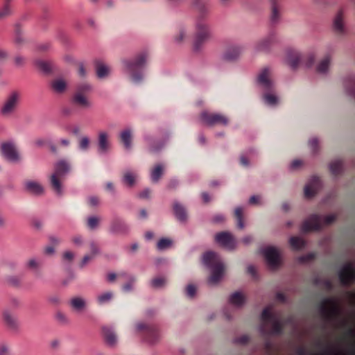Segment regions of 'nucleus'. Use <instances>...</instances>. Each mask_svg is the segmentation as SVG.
<instances>
[{"label":"nucleus","instance_id":"1","mask_svg":"<svg viewBox=\"0 0 355 355\" xmlns=\"http://www.w3.org/2000/svg\"><path fill=\"white\" fill-rule=\"evenodd\" d=\"M203 263L211 271L208 282L211 284H217L223 277L225 266L220 256L214 252H207L203 254Z\"/></svg>","mask_w":355,"mask_h":355},{"label":"nucleus","instance_id":"2","mask_svg":"<svg viewBox=\"0 0 355 355\" xmlns=\"http://www.w3.org/2000/svg\"><path fill=\"white\" fill-rule=\"evenodd\" d=\"M212 37L213 33L211 27L207 21H196L194 40L193 42V51H200L204 44L210 41Z\"/></svg>","mask_w":355,"mask_h":355},{"label":"nucleus","instance_id":"3","mask_svg":"<svg viewBox=\"0 0 355 355\" xmlns=\"http://www.w3.org/2000/svg\"><path fill=\"white\" fill-rule=\"evenodd\" d=\"M71 166L65 159L57 162L54 166V172L50 177V185L53 191L58 196L62 194V184L65 175L70 171Z\"/></svg>","mask_w":355,"mask_h":355},{"label":"nucleus","instance_id":"4","mask_svg":"<svg viewBox=\"0 0 355 355\" xmlns=\"http://www.w3.org/2000/svg\"><path fill=\"white\" fill-rule=\"evenodd\" d=\"M148 53L141 52L133 60L124 62L127 72L130 75L131 80L139 83L143 79L142 69L147 61Z\"/></svg>","mask_w":355,"mask_h":355},{"label":"nucleus","instance_id":"5","mask_svg":"<svg viewBox=\"0 0 355 355\" xmlns=\"http://www.w3.org/2000/svg\"><path fill=\"white\" fill-rule=\"evenodd\" d=\"M336 219L334 214L322 216L318 214H312L302 225L301 230L304 233L311 231L320 230L323 225H330Z\"/></svg>","mask_w":355,"mask_h":355},{"label":"nucleus","instance_id":"6","mask_svg":"<svg viewBox=\"0 0 355 355\" xmlns=\"http://www.w3.org/2000/svg\"><path fill=\"white\" fill-rule=\"evenodd\" d=\"M21 94L17 90L12 91L5 98L0 110L1 114L4 117L11 116L17 111L19 105Z\"/></svg>","mask_w":355,"mask_h":355},{"label":"nucleus","instance_id":"7","mask_svg":"<svg viewBox=\"0 0 355 355\" xmlns=\"http://www.w3.org/2000/svg\"><path fill=\"white\" fill-rule=\"evenodd\" d=\"M315 60V55L313 53H309L306 57H303L298 51L295 50H288L286 52V60L291 67L295 69L300 64L304 63L307 67H311Z\"/></svg>","mask_w":355,"mask_h":355},{"label":"nucleus","instance_id":"8","mask_svg":"<svg viewBox=\"0 0 355 355\" xmlns=\"http://www.w3.org/2000/svg\"><path fill=\"white\" fill-rule=\"evenodd\" d=\"M331 31L338 37H344L348 33L344 8H339L332 17Z\"/></svg>","mask_w":355,"mask_h":355},{"label":"nucleus","instance_id":"9","mask_svg":"<svg viewBox=\"0 0 355 355\" xmlns=\"http://www.w3.org/2000/svg\"><path fill=\"white\" fill-rule=\"evenodd\" d=\"M319 311L323 318L333 320L340 315V309L332 298H325L319 304Z\"/></svg>","mask_w":355,"mask_h":355},{"label":"nucleus","instance_id":"10","mask_svg":"<svg viewBox=\"0 0 355 355\" xmlns=\"http://www.w3.org/2000/svg\"><path fill=\"white\" fill-rule=\"evenodd\" d=\"M137 331L141 333L146 342L153 344L159 339V333L155 326L147 325L144 323H138L136 325Z\"/></svg>","mask_w":355,"mask_h":355},{"label":"nucleus","instance_id":"11","mask_svg":"<svg viewBox=\"0 0 355 355\" xmlns=\"http://www.w3.org/2000/svg\"><path fill=\"white\" fill-rule=\"evenodd\" d=\"M261 320L264 323H272V333L273 334L279 335L282 334L284 325L281 321L275 318V315L271 312L269 307L265 308L261 313Z\"/></svg>","mask_w":355,"mask_h":355},{"label":"nucleus","instance_id":"12","mask_svg":"<svg viewBox=\"0 0 355 355\" xmlns=\"http://www.w3.org/2000/svg\"><path fill=\"white\" fill-rule=\"evenodd\" d=\"M340 283L349 286L355 282V267L352 263H347L338 272Z\"/></svg>","mask_w":355,"mask_h":355},{"label":"nucleus","instance_id":"13","mask_svg":"<svg viewBox=\"0 0 355 355\" xmlns=\"http://www.w3.org/2000/svg\"><path fill=\"white\" fill-rule=\"evenodd\" d=\"M257 81L258 85L264 91H274V83L271 79V72L268 67H265L260 71L257 76Z\"/></svg>","mask_w":355,"mask_h":355},{"label":"nucleus","instance_id":"14","mask_svg":"<svg viewBox=\"0 0 355 355\" xmlns=\"http://www.w3.org/2000/svg\"><path fill=\"white\" fill-rule=\"evenodd\" d=\"M201 120L208 125H227L229 123L228 118L220 114L209 113L203 112L200 114Z\"/></svg>","mask_w":355,"mask_h":355},{"label":"nucleus","instance_id":"15","mask_svg":"<svg viewBox=\"0 0 355 355\" xmlns=\"http://www.w3.org/2000/svg\"><path fill=\"white\" fill-rule=\"evenodd\" d=\"M193 6L197 11L196 21H207L210 14V7L207 0H191Z\"/></svg>","mask_w":355,"mask_h":355},{"label":"nucleus","instance_id":"16","mask_svg":"<svg viewBox=\"0 0 355 355\" xmlns=\"http://www.w3.org/2000/svg\"><path fill=\"white\" fill-rule=\"evenodd\" d=\"M263 254L270 268H276L280 265V254L276 248L270 246L265 248Z\"/></svg>","mask_w":355,"mask_h":355},{"label":"nucleus","instance_id":"17","mask_svg":"<svg viewBox=\"0 0 355 355\" xmlns=\"http://www.w3.org/2000/svg\"><path fill=\"white\" fill-rule=\"evenodd\" d=\"M2 154L10 162H17L20 159L19 155L14 144L8 142L1 146Z\"/></svg>","mask_w":355,"mask_h":355},{"label":"nucleus","instance_id":"18","mask_svg":"<svg viewBox=\"0 0 355 355\" xmlns=\"http://www.w3.org/2000/svg\"><path fill=\"white\" fill-rule=\"evenodd\" d=\"M277 37L275 32H270L265 37L259 40L255 44V49L259 52H268L271 46L276 42Z\"/></svg>","mask_w":355,"mask_h":355},{"label":"nucleus","instance_id":"19","mask_svg":"<svg viewBox=\"0 0 355 355\" xmlns=\"http://www.w3.org/2000/svg\"><path fill=\"white\" fill-rule=\"evenodd\" d=\"M215 240L219 245L228 250H233L236 246L235 239L229 232H222L217 234Z\"/></svg>","mask_w":355,"mask_h":355},{"label":"nucleus","instance_id":"20","mask_svg":"<svg viewBox=\"0 0 355 355\" xmlns=\"http://www.w3.org/2000/svg\"><path fill=\"white\" fill-rule=\"evenodd\" d=\"M243 51V48L241 45L228 46L223 52V58L227 61H235L239 58Z\"/></svg>","mask_w":355,"mask_h":355},{"label":"nucleus","instance_id":"21","mask_svg":"<svg viewBox=\"0 0 355 355\" xmlns=\"http://www.w3.org/2000/svg\"><path fill=\"white\" fill-rule=\"evenodd\" d=\"M270 21L272 24H277L282 17V6L280 0H270Z\"/></svg>","mask_w":355,"mask_h":355},{"label":"nucleus","instance_id":"22","mask_svg":"<svg viewBox=\"0 0 355 355\" xmlns=\"http://www.w3.org/2000/svg\"><path fill=\"white\" fill-rule=\"evenodd\" d=\"M321 185V180L319 177H312L304 187V196L307 198L313 197Z\"/></svg>","mask_w":355,"mask_h":355},{"label":"nucleus","instance_id":"23","mask_svg":"<svg viewBox=\"0 0 355 355\" xmlns=\"http://www.w3.org/2000/svg\"><path fill=\"white\" fill-rule=\"evenodd\" d=\"M3 320L9 330L17 331L19 329V324L17 319L8 311L3 312Z\"/></svg>","mask_w":355,"mask_h":355},{"label":"nucleus","instance_id":"24","mask_svg":"<svg viewBox=\"0 0 355 355\" xmlns=\"http://www.w3.org/2000/svg\"><path fill=\"white\" fill-rule=\"evenodd\" d=\"M71 103L83 109L88 108L91 106V103L87 96L76 93H74L71 97Z\"/></svg>","mask_w":355,"mask_h":355},{"label":"nucleus","instance_id":"25","mask_svg":"<svg viewBox=\"0 0 355 355\" xmlns=\"http://www.w3.org/2000/svg\"><path fill=\"white\" fill-rule=\"evenodd\" d=\"M98 151L101 154L106 153L110 148V143L108 141V135L105 132H101L98 139Z\"/></svg>","mask_w":355,"mask_h":355},{"label":"nucleus","instance_id":"26","mask_svg":"<svg viewBox=\"0 0 355 355\" xmlns=\"http://www.w3.org/2000/svg\"><path fill=\"white\" fill-rule=\"evenodd\" d=\"M24 185L26 190L32 194L39 196L44 192L42 186L37 182L28 180L25 182Z\"/></svg>","mask_w":355,"mask_h":355},{"label":"nucleus","instance_id":"27","mask_svg":"<svg viewBox=\"0 0 355 355\" xmlns=\"http://www.w3.org/2000/svg\"><path fill=\"white\" fill-rule=\"evenodd\" d=\"M102 331L106 343L111 347H114L117 343V338L114 331L107 327H104Z\"/></svg>","mask_w":355,"mask_h":355},{"label":"nucleus","instance_id":"28","mask_svg":"<svg viewBox=\"0 0 355 355\" xmlns=\"http://www.w3.org/2000/svg\"><path fill=\"white\" fill-rule=\"evenodd\" d=\"M173 211L177 219L181 222H184L187 219V214L184 206L178 202L173 203Z\"/></svg>","mask_w":355,"mask_h":355},{"label":"nucleus","instance_id":"29","mask_svg":"<svg viewBox=\"0 0 355 355\" xmlns=\"http://www.w3.org/2000/svg\"><path fill=\"white\" fill-rule=\"evenodd\" d=\"M69 304L74 311L81 312L86 306V302L83 297H74L70 300Z\"/></svg>","mask_w":355,"mask_h":355},{"label":"nucleus","instance_id":"30","mask_svg":"<svg viewBox=\"0 0 355 355\" xmlns=\"http://www.w3.org/2000/svg\"><path fill=\"white\" fill-rule=\"evenodd\" d=\"M51 86L53 92L58 94L64 92L67 89L66 82L61 78L53 80L51 83Z\"/></svg>","mask_w":355,"mask_h":355},{"label":"nucleus","instance_id":"31","mask_svg":"<svg viewBox=\"0 0 355 355\" xmlns=\"http://www.w3.org/2000/svg\"><path fill=\"white\" fill-rule=\"evenodd\" d=\"M120 139L125 148L129 150L132 146V132L130 129H125L120 134Z\"/></svg>","mask_w":355,"mask_h":355},{"label":"nucleus","instance_id":"32","mask_svg":"<svg viewBox=\"0 0 355 355\" xmlns=\"http://www.w3.org/2000/svg\"><path fill=\"white\" fill-rule=\"evenodd\" d=\"M127 230L125 223L120 219H114L110 225V231L114 233H122Z\"/></svg>","mask_w":355,"mask_h":355},{"label":"nucleus","instance_id":"33","mask_svg":"<svg viewBox=\"0 0 355 355\" xmlns=\"http://www.w3.org/2000/svg\"><path fill=\"white\" fill-rule=\"evenodd\" d=\"M331 60V55L330 53H327L318 64L316 68L317 71L320 73L327 72L329 69Z\"/></svg>","mask_w":355,"mask_h":355},{"label":"nucleus","instance_id":"34","mask_svg":"<svg viewBox=\"0 0 355 355\" xmlns=\"http://www.w3.org/2000/svg\"><path fill=\"white\" fill-rule=\"evenodd\" d=\"M70 144H71V141L69 139L63 138V139H61L59 140L58 145H55L53 144H50L49 145V147L50 148V150L53 153L56 154L58 151L59 147L67 148L70 146Z\"/></svg>","mask_w":355,"mask_h":355},{"label":"nucleus","instance_id":"35","mask_svg":"<svg viewBox=\"0 0 355 355\" xmlns=\"http://www.w3.org/2000/svg\"><path fill=\"white\" fill-rule=\"evenodd\" d=\"M230 304L236 306H242L245 302L244 296L239 292H235L232 294L229 298Z\"/></svg>","mask_w":355,"mask_h":355},{"label":"nucleus","instance_id":"36","mask_svg":"<svg viewBox=\"0 0 355 355\" xmlns=\"http://www.w3.org/2000/svg\"><path fill=\"white\" fill-rule=\"evenodd\" d=\"M347 94L355 98V76L349 77L345 83Z\"/></svg>","mask_w":355,"mask_h":355},{"label":"nucleus","instance_id":"37","mask_svg":"<svg viewBox=\"0 0 355 355\" xmlns=\"http://www.w3.org/2000/svg\"><path fill=\"white\" fill-rule=\"evenodd\" d=\"M12 0H3V4L0 9V20L10 16L12 13L10 3Z\"/></svg>","mask_w":355,"mask_h":355},{"label":"nucleus","instance_id":"38","mask_svg":"<svg viewBox=\"0 0 355 355\" xmlns=\"http://www.w3.org/2000/svg\"><path fill=\"white\" fill-rule=\"evenodd\" d=\"M164 167L161 164H157L152 169L150 178L153 182H157L163 174Z\"/></svg>","mask_w":355,"mask_h":355},{"label":"nucleus","instance_id":"39","mask_svg":"<svg viewBox=\"0 0 355 355\" xmlns=\"http://www.w3.org/2000/svg\"><path fill=\"white\" fill-rule=\"evenodd\" d=\"M14 41L15 44L17 46H21L25 42V40L23 37V30L19 24H17L15 27Z\"/></svg>","mask_w":355,"mask_h":355},{"label":"nucleus","instance_id":"40","mask_svg":"<svg viewBox=\"0 0 355 355\" xmlns=\"http://www.w3.org/2000/svg\"><path fill=\"white\" fill-rule=\"evenodd\" d=\"M329 169L333 175H339L343 171V162L340 159L333 161L329 165Z\"/></svg>","mask_w":355,"mask_h":355},{"label":"nucleus","instance_id":"41","mask_svg":"<svg viewBox=\"0 0 355 355\" xmlns=\"http://www.w3.org/2000/svg\"><path fill=\"white\" fill-rule=\"evenodd\" d=\"M291 247L295 250H300L304 247V241L300 237L292 236L289 240Z\"/></svg>","mask_w":355,"mask_h":355},{"label":"nucleus","instance_id":"42","mask_svg":"<svg viewBox=\"0 0 355 355\" xmlns=\"http://www.w3.org/2000/svg\"><path fill=\"white\" fill-rule=\"evenodd\" d=\"M273 92H268L265 91V93L263 94V99L265 102L270 105H274L277 104V97L273 94Z\"/></svg>","mask_w":355,"mask_h":355},{"label":"nucleus","instance_id":"43","mask_svg":"<svg viewBox=\"0 0 355 355\" xmlns=\"http://www.w3.org/2000/svg\"><path fill=\"white\" fill-rule=\"evenodd\" d=\"M91 89L92 87L89 84L86 83H81L76 87V89L74 93L87 96Z\"/></svg>","mask_w":355,"mask_h":355},{"label":"nucleus","instance_id":"44","mask_svg":"<svg viewBox=\"0 0 355 355\" xmlns=\"http://www.w3.org/2000/svg\"><path fill=\"white\" fill-rule=\"evenodd\" d=\"M136 175L130 172L127 171L124 173L123 177V182L128 187H132L135 182Z\"/></svg>","mask_w":355,"mask_h":355},{"label":"nucleus","instance_id":"45","mask_svg":"<svg viewBox=\"0 0 355 355\" xmlns=\"http://www.w3.org/2000/svg\"><path fill=\"white\" fill-rule=\"evenodd\" d=\"M234 216L236 219L237 227L239 229L244 227V223L243 221V210L241 207H236L234 211Z\"/></svg>","mask_w":355,"mask_h":355},{"label":"nucleus","instance_id":"46","mask_svg":"<svg viewBox=\"0 0 355 355\" xmlns=\"http://www.w3.org/2000/svg\"><path fill=\"white\" fill-rule=\"evenodd\" d=\"M108 73L109 69L107 66L102 63H98L96 64V73L98 78H105L107 76Z\"/></svg>","mask_w":355,"mask_h":355},{"label":"nucleus","instance_id":"47","mask_svg":"<svg viewBox=\"0 0 355 355\" xmlns=\"http://www.w3.org/2000/svg\"><path fill=\"white\" fill-rule=\"evenodd\" d=\"M166 284V278L163 277H158L153 279L150 285L154 288H159L164 287Z\"/></svg>","mask_w":355,"mask_h":355},{"label":"nucleus","instance_id":"48","mask_svg":"<svg viewBox=\"0 0 355 355\" xmlns=\"http://www.w3.org/2000/svg\"><path fill=\"white\" fill-rule=\"evenodd\" d=\"M90 144L89 139L86 137H82L78 141V147L81 150L86 151L89 149Z\"/></svg>","mask_w":355,"mask_h":355},{"label":"nucleus","instance_id":"49","mask_svg":"<svg viewBox=\"0 0 355 355\" xmlns=\"http://www.w3.org/2000/svg\"><path fill=\"white\" fill-rule=\"evenodd\" d=\"M113 297V294L112 292H106L105 293H103L100 295L98 297V302L100 304H103L104 303H106L109 302Z\"/></svg>","mask_w":355,"mask_h":355},{"label":"nucleus","instance_id":"50","mask_svg":"<svg viewBox=\"0 0 355 355\" xmlns=\"http://www.w3.org/2000/svg\"><path fill=\"white\" fill-rule=\"evenodd\" d=\"M187 37V31L185 28H180L178 34L175 37V40L178 43H180Z\"/></svg>","mask_w":355,"mask_h":355},{"label":"nucleus","instance_id":"51","mask_svg":"<svg viewBox=\"0 0 355 355\" xmlns=\"http://www.w3.org/2000/svg\"><path fill=\"white\" fill-rule=\"evenodd\" d=\"M171 245V241L168 239H160L157 244V247L159 250H164L167 248H168Z\"/></svg>","mask_w":355,"mask_h":355},{"label":"nucleus","instance_id":"52","mask_svg":"<svg viewBox=\"0 0 355 355\" xmlns=\"http://www.w3.org/2000/svg\"><path fill=\"white\" fill-rule=\"evenodd\" d=\"M0 355H10V346L8 343H0Z\"/></svg>","mask_w":355,"mask_h":355},{"label":"nucleus","instance_id":"53","mask_svg":"<svg viewBox=\"0 0 355 355\" xmlns=\"http://www.w3.org/2000/svg\"><path fill=\"white\" fill-rule=\"evenodd\" d=\"M100 219L96 216H91L88 218L87 225L89 229H94L99 223Z\"/></svg>","mask_w":355,"mask_h":355},{"label":"nucleus","instance_id":"54","mask_svg":"<svg viewBox=\"0 0 355 355\" xmlns=\"http://www.w3.org/2000/svg\"><path fill=\"white\" fill-rule=\"evenodd\" d=\"M37 66L44 72H49L51 71V65L49 63L43 61L38 60L36 62Z\"/></svg>","mask_w":355,"mask_h":355},{"label":"nucleus","instance_id":"55","mask_svg":"<svg viewBox=\"0 0 355 355\" xmlns=\"http://www.w3.org/2000/svg\"><path fill=\"white\" fill-rule=\"evenodd\" d=\"M42 263V261L39 259H31L27 262V266L31 269L37 268Z\"/></svg>","mask_w":355,"mask_h":355},{"label":"nucleus","instance_id":"56","mask_svg":"<svg viewBox=\"0 0 355 355\" xmlns=\"http://www.w3.org/2000/svg\"><path fill=\"white\" fill-rule=\"evenodd\" d=\"M135 281L136 279L133 277H131L129 279V282L123 286V291L125 292H129L132 291L133 284L135 282Z\"/></svg>","mask_w":355,"mask_h":355},{"label":"nucleus","instance_id":"57","mask_svg":"<svg viewBox=\"0 0 355 355\" xmlns=\"http://www.w3.org/2000/svg\"><path fill=\"white\" fill-rule=\"evenodd\" d=\"M89 249L90 253L93 256H96L99 253V249L98 245L94 241H91L89 243Z\"/></svg>","mask_w":355,"mask_h":355},{"label":"nucleus","instance_id":"58","mask_svg":"<svg viewBox=\"0 0 355 355\" xmlns=\"http://www.w3.org/2000/svg\"><path fill=\"white\" fill-rule=\"evenodd\" d=\"M95 257L92 254H85L80 263V267H85L90 261H92Z\"/></svg>","mask_w":355,"mask_h":355},{"label":"nucleus","instance_id":"59","mask_svg":"<svg viewBox=\"0 0 355 355\" xmlns=\"http://www.w3.org/2000/svg\"><path fill=\"white\" fill-rule=\"evenodd\" d=\"M186 292L188 297H193L196 292V288L194 285L189 284L187 287Z\"/></svg>","mask_w":355,"mask_h":355},{"label":"nucleus","instance_id":"60","mask_svg":"<svg viewBox=\"0 0 355 355\" xmlns=\"http://www.w3.org/2000/svg\"><path fill=\"white\" fill-rule=\"evenodd\" d=\"M57 320L62 324L68 322V318L65 314L62 312H58L55 315Z\"/></svg>","mask_w":355,"mask_h":355},{"label":"nucleus","instance_id":"61","mask_svg":"<svg viewBox=\"0 0 355 355\" xmlns=\"http://www.w3.org/2000/svg\"><path fill=\"white\" fill-rule=\"evenodd\" d=\"M63 260L71 262L74 258V254L71 251H66L63 253Z\"/></svg>","mask_w":355,"mask_h":355},{"label":"nucleus","instance_id":"62","mask_svg":"<svg viewBox=\"0 0 355 355\" xmlns=\"http://www.w3.org/2000/svg\"><path fill=\"white\" fill-rule=\"evenodd\" d=\"M73 243L76 246H80L83 244V239L80 235H76L71 239Z\"/></svg>","mask_w":355,"mask_h":355},{"label":"nucleus","instance_id":"63","mask_svg":"<svg viewBox=\"0 0 355 355\" xmlns=\"http://www.w3.org/2000/svg\"><path fill=\"white\" fill-rule=\"evenodd\" d=\"M250 340V337L248 335H243L236 339V342L239 344H247Z\"/></svg>","mask_w":355,"mask_h":355},{"label":"nucleus","instance_id":"64","mask_svg":"<svg viewBox=\"0 0 355 355\" xmlns=\"http://www.w3.org/2000/svg\"><path fill=\"white\" fill-rule=\"evenodd\" d=\"M318 141L316 138H312L309 140V144L312 148L313 151H316L318 146Z\"/></svg>","mask_w":355,"mask_h":355}]
</instances>
